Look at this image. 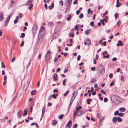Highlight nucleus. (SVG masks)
I'll return each mask as SVG.
<instances>
[{"label": "nucleus", "instance_id": "obj_1", "mask_svg": "<svg viewBox=\"0 0 128 128\" xmlns=\"http://www.w3.org/2000/svg\"><path fill=\"white\" fill-rule=\"evenodd\" d=\"M105 72V70L104 68L103 67H102L100 70L98 69L97 72V74L98 76H100V75H102Z\"/></svg>", "mask_w": 128, "mask_h": 128}, {"label": "nucleus", "instance_id": "obj_2", "mask_svg": "<svg viewBox=\"0 0 128 128\" xmlns=\"http://www.w3.org/2000/svg\"><path fill=\"white\" fill-rule=\"evenodd\" d=\"M45 29V28L43 26H41V29H40L39 33L38 34V36H41V37H42L44 35L43 34H42V32L43 30H44Z\"/></svg>", "mask_w": 128, "mask_h": 128}, {"label": "nucleus", "instance_id": "obj_3", "mask_svg": "<svg viewBox=\"0 0 128 128\" xmlns=\"http://www.w3.org/2000/svg\"><path fill=\"white\" fill-rule=\"evenodd\" d=\"M33 2V0H28L26 3V6H29L31 4H32V3Z\"/></svg>", "mask_w": 128, "mask_h": 128}, {"label": "nucleus", "instance_id": "obj_4", "mask_svg": "<svg viewBox=\"0 0 128 128\" xmlns=\"http://www.w3.org/2000/svg\"><path fill=\"white\" fill-rule=\"evenodd\" d=\"M86 41L87 42H84V43L85 45H86L87 44V42L88 43V45L89 46L91 42L90 40L88 38H87L86 40Z\"/></svg>", "mask_w": 128, "mask_h": 128}, {"label": "nucleus", "instance_id": "obj_5", "mask_svg": "<svg viewBox=\"0 0 128 128\" xmlns=\"http://www.w3.org/2000/svg\"><path fill=\"white\" fill-rule=\"evenodd\" d=\"M72 124V122L70 121H69L68 124H66V127H68L69 128H70Z\"/></svg>", "mask_w": 128, "mask_h": 128}, {"label": "nucleus", "instance_id": "obj_6", "mask_svg": "<svg viewBox=\"0 0 128 128\" xmlns=\"http://www.w3.org/2000/svg\"><path fill=\"white\" fill-rule=\"evenodd\" d=\"M53 80L54 81L58 80L57 74H55L53 75Z\"/></svg>", "mask_w": 128, "mask_h": 128}, {"label": "nucleus", "instance_id": "obj_7", "mask_svg": "<svg viewBox=\"0 0 128 128\" xmlns=\"http://www.w3.org/2000/svg\"><path fill=\"white\" fill-rule=\"evenodd\" d=\"M4 19V14L3 13L1 12L0 14V20L2 21Z\"/></svg>", "mask_w": 128, "mask_h": 128}, {"label": "nucleus", "instance_id": "obj_8", "mask_svg": "<svg viewBox=\"0 0 128 128\" xmlns=\"http://www.w3.org/2000/svg\"><path fill=\"white\" fill-rule=\"evenodd\" d=\"M17 114L18 117L19 118H20L22 116V111L20 110L19 112H17Z\"/></svg>", "mask_w": 128, "mask_h": 128}, {"label": "nucleus", "instance_id": "obj_9", "mask_svg": "<svg viewBox=\"0 0 128 128\" xmlns=\"http://www.w3.org/2000/svg\"><path fill=\"white\" fill-rule=\"evenodd\" d=\"M36 29L34 28H33L32 29V33L34 36L36 33Z\"/></svg>", "mask_w": 128, "mask_h": 128}, {"label": "nucleus", "instance_id": "obj_10", "mask_svg": "<svg viewBox=\"0 0 128 128\" xmlns=\"http://www.w3.org/2000/svg\"><path fill=\"white\" fill-rule=\"evenodd\" d=\"M46 61L48 62L50 60V57L48 55H47L46 54L45 56Z\"/></svg>", "mask_w": 128, "mask_h": 128}, {"label": "nucleus", "instance_id": "obj_11", "mask_svg": "<svg viewBox=\"0 0 128 128\" xmlns=\"http://www.w3.org/2000/svg\"><path fill=\"white\" fill-rule=\"evenodd\" d=\"M77 94V92H74L72 94L73 96L72 97V98H74V99L72 100V101H73L74 99V98L75 96Z\"/></svg>", "mask_w": 128, "mask_h": 128}, {"label": "nucleus", "instance_id": "obj_12", "mask_svg": "<svg viewBox=\"0 0 128 128\" xmlns=\"http://www.w3.org/2000/svg\"><path fill=\"white\" fill-rule=\"evenodd\" d=\"M117 121V118L116 117H114L112 119V121L113 122H116Z\"/></svg>", "mask_w": 128, "mask_h": 128}, {"label": "nucleus", "instance_id": "obj_13", "mask_svg": "<svg viewBox=\"0 0 128 128\" xmlns=\"http://www.w3.org/2000/svg\"><path fill=\"white\" fill-rule=\"evenodd\" d=\"M113 97H114V98H118L119 99V102L120 103H122V100L120 99L119 98L118 96H116V95H114L113 96Z\"/></svg>", "mask_w": 128, "mask_h": 128}, {"label": "nucleus", "instance_id": "obj_14", "mask_svg": "<svg viewBox=\"0 0 128 128\" xmlns=\"http://www.w3.org/2000/svg\"><path fill=\"white\" fill-rule=\"evenodd\" d=\"M86 112L85 110H82L80 112V114H78V116H80L82 114H83L85 113Z\"/></svg>", "mask_w": 128, "mask_h": 128}, {"label": "nucleus", "instance_id": "obj_15", "mask_svg": "<svg viewBox=\"0 0 128 128\" xmlns=\"http://www.w3.org/2000/svg\"><path fill=\"white\" fill-rule=\"evenodd\" d=\"M54 4L53 2H52L50 6H49L48 8L50 9H52L53 8H54Z\"/></svg>", "mask_w": 128, "mask_h": 128}, {"label": "nucleus", "instance_id": "obj_16", "mask_svg": "<svg viewBox=\"0 0 128 128\" xmlns=\"http://www.w3.org/2000/svg\"><path fill=\"white\" fill-rule=\"evenodd\" d=\"M72 17V16L70 14H69L68 15V16L66 18L67 20L68 21H70Z\"/></svg>", "mask_w": 128, "mask_h": 128}, {"label": "nucleus", "instance_id": "obj_17", "mask_svg": "<svg viewBox=\"0 0 128 128\" xmlns=\"http://www.w3.org/2000/svg\"><path fill=\"white\" fill-rule=\"evenodd\" d=\"M36 90H34L30 92V94L32 95H34L36 94Z\"/></svg>", "mask_w": 128, "mask_h": 128}, {"label": "nucleus", "instance_id": "obj_18", "mask_svg": "<svg viewBox=\"0 0 128 128\" xmlns=\"http://www.w3.org/2000/svg\"><path fill=\"white\" fill-rule=\"evenodd\" d=\"M125 110L126 109L125 108H120L119 109L120 110V112H124Z\"/></svg>", "mask_w": 128, "mask_h": 128}, {"label": "nucleus", "instance_id": "obj_19", "mask_svg": "<svg viewBox=\"0 0 128 128\" xmlns=\"http://www.w3.org/2000/svg\"><path fill=\"white\" fill-rule=\"evenodd\" d=\"M57 123V122L56 120H54L52 122V125L56 124Z\"/></svg>", "mask_w": 128, "mask_h": 128}, {"label": "nucleus", "instance_id": "obj_20", "mask_svg": "<svg viewBox=\"0 0 128 128\" xmlns=\"http://www.w3.org/2000/svg\"><path fill=\"white\" fill-rule=\"evenodd\" d=\"M48 26H53L54 23L52 22H50L48 23Z\"/></svg>", "mask_w": 128, "mask_h": 128}, {"label": "nucleus", "instance_id": "obj_21", "mask_svg": "<svg viewBox=\"0 0 128 128\" xmlns=\"http://www.w3.org/2000/svg\"><path fill=\"white\" fill-rule=\"evenodd\" d=\"M90 101L91 102L92 101V100L90 98H89L87 100V102L88 104H90Z\"/></svg>", "mask_w": 128, "mask_h": 128}, {"label": "nucleus", "instance_id": "obj_22", "mask_svg": "<svg viewBox=\"0 0 128 128\" xmlns=\"http://www.w3.org/2000/svg\"><path fill=\"white\" fill-rule=\"evenodd\" d=\"M91 30L90 29L88 30L85 32V34L87 35H88L89 34V32Z\"/></svg>", "mask_w": 128, "mask_h": 128}, {"label": "nucleus", "instance_id": "obj_23", "mask_svg": "<svg viewBox=\"0 0 128 128\" xmlns=\"http://www.w3.org/2000/svg\"><path fill=\"white\" fill-rule=\"evenodd\" d=\"M9 21L8 20H7L6 19V21H5V22H4V24H5V26H6L8 23V22H9Z\"/></svg>", "mask_w": 128, "mask_h": 128}, {"label": "nucleus", "instance_id": "obj_24", "mask_svg": "<svg viewBox=\"0 0 128 128\" xmlns=\"http://www.w3.org/2000/svg\"><path fill=\"white\" fill-rule=\"evenodd\" d=\"M62 16V15L61 14H58V16H57V18L58 19H60Z\"/></svg>", "mask_w": 128, "mask_h": 128}, {"label": "nucleus", "instance_id": "obj_25", "mask_svg": "<svg viewBox=\"0 0 128 128\" xmlns=\"http://www.w3.org/2000/svg\"><path fill=\"white\" fill-rule=\"evenodd\" d=\"M25 36V34L24 33H22L21 34V36H20V38H24Z\"/></svg>", "mask_w": 128, "mask_h": 128}, {"label": "nucleus", "instance_id": "obj_26", "mask_svg": "<svg viewBox=\"0 0 128 128\" xmlns=\"http://www.w3.org/2000/svg\"><path fill=\"white\" fill-rule=\"evenodd\" d=\"M117 120L119 122H121L122 121V119L120 117H118L117 118Z\"/></svg>", "mask_w": 128, "mask_h": 128}, {"label": "nucleus", "instance_id": "obj_27", "mask_svg": "<svg viewBox=\"0 0 128 128\" xmlns=\"http://www.w3.org/2000/svg\"><path fill=\"white\" fill-rule=\"evenodd\" d=\"M105 20V19L104 18L103 20H100V22H102V24L104 26V25L105 24L104 23V20Z\"/></svg>", "mask_w": 128, "mask_h": 128}, {"label": "nucleus", "instance_id": "obj_28", "mask_svg": "<svg viewBox=\"0 0 128 128\" xmlns=\"http://www.w3.org/2000/svg\"><path fill=\"white\" fill-rule=\"evenodd\" d=\"M82 106H80L77 107L76 109V111H78L79 110L81 109L82 108Z\"/></svg>", "mask_w": 128, "mask_h": 128}, {"label": "nucleus", "instance_id": "obj_29", "mask_svg": "<svg viewBox=\"0 0 128 128\" xmlns=\"http://www.w3.org/2000/svg\"><path fill=\"white\" fill-rule=\"evenodd\" d=\"M64 116L63 114L60 115L58 116V118L60 119H62L63 118Z\"/></svg>", "mask_w": 128, "mask_h": 128}, {"label": "nucleus", "instance_id": "obj_30", "mask_svg": "<svg viewBox=\"0 0 128 128\" xmlns=\"http://www.w3.org/2000/svg\"><path fill=\"white\" fill-rule=\"evenodd\" d=\"M124 115V114L122 112H120L119 113L118 116H120L121 117L123 116Z\"/></svg>", "mask_w": 128, "mask_h": 128}, {"label": "nucleus", "instance_id": "obj_31", "mask_svg": "<svg viewBox=\"0 0 128 128\" xmlns=\"http://www.w3.org/2000/svg\"><path fill=\"white\" fill-rule=\"evenodd\" d=\"M69 35L70 36H71V37L73 38L74 36V32L71 33L70 34H69Z\"/></svg>", "mask_w": 128, "mask_h": 128}, {"label": "nucleus", "instance_id": "obj_32", "mask_svg": "<svg viewBox=\"0 0 128 128\" xmlns=\"http://www.w3.org/2000/svg\"><path fill=\"white\" fill-rule=\"evenodd\" d=\"M118 42H119L118 44L120 45V46H122L123 45V44L122 43V42L120 40H119Z\"/></svg>", "mask_w": 128, "mask_h": 128}, {"label": "nucleus", "instance_id": "obj_33", "mask_svg": "<svg viewBox=\"0 0 128 128\" xmlns=\"http://www.w3.org/2000/svg\"><path fill=\"white\" fill-rule=\"evenodd\" d=\"M11 16H12V15L11 14L7 18H6V19L8 20H9V21Z\"/></svg>", "mask_w": 128, "mask_h": 128}, {"label": "nucleus", "instance_id": "obj_34", "mask_svg": "<svg viewBox=\"0 0 128 128\" xmlns=\"http://www.w3.org/2000/svg\"><path fill=\"white\" fill-rule=\"evenodd\" d=\"M108 13V12L106 10L105 12L103 13V16H102V17L104 18V16L106 15V14H107Z\"/></svg>", "mask_w": 128, "mask_h": 128}, {"label": "nucleus", "instance_id": "obj_35", "mask_svg": "<svg viewBox=\"0 0 128 128\" xmlns=\"http://www.w3.org/2000/svg\"><path fill=\"white\" fill-rule=\"evenodd\" d=\"M74 28L76 30H79L78 28V26L77 25H76L75 26H74Z\"/></svg>", "mask_w": 128, "mask_h": 128}, {"label": "nucleus", "instance_id": "obj_36", "mask_svg": "<svg viewBox=\"0 0 128 128\" xmlns=\"http://www.w3.org/2000/svg\"><path fill=\"white\" fill-rule=\"evenodd\" d=\"M76 110L74 111V118L76 117V114L77 113V112H76Z\"/></svg>", "mask_w": 128, "mask_h": 128}, {"label": "nucleus", "instance_id": "obj_37", "mask_svg": "<svg viewBox=\"0 0 128 128\" xmlns=\"http://www.w3.org/2000/svg\"><path fill=\"white\" fill-rule=\"evenodd\" d=\"M117 25L118 26H119L121 24V22L120 20H119L117 23Z\"/></svg>", "mask_w": 128, "mask_h": 128}, {"label": "nucleus", "instance_id": "obj_38", "mask_svg": "<svg viewBox=\"0 0 128 128\" xmlns=\"http://www.w3.org/2000/svg\"><path fill=\"white\" fill-rule=\"evenodd\" d=\"M118 110H116L115 112L114 113V115L115 116H116L118 115Z\"/></svg>", "mask_w": 128, "mask_h": 128}, {"label": "nucleus", "instance_id": "obj_39", "mask_svg": "<svg viewBox=\"0 0 128 128\" xmlns=\"http://www.w3.org/2000/svg\"><path fill=\"white\" fill-rule=\"evenodd\" d=\"M52 96L53 98L55 99H56L57 98V97L56 96V94H53Z\"/></svg>", "mask_w": 128, "mask_h": 128}, {"label": "nucleus", "instance_id": "obj_40", "mask_svg": "<svg viewBox=\"0 0 128 128\" xmlns=\"http://www.w3.org/2000/svg\"><path fill=\"white\" fill-rule=\"evenodd\" d=\"M83 14L82 13H81L79 16V17L80 18H82L83 17Z\"/></svg>", "mask_w": 128, "mask_h": 128}, {"label": "nucleus", "instance_id": "obj_41", "mask_svg": "<svg viewBox=\"0 0 128 128\" xmlns=\"http://www.w3.org/2000/svg\"><path fill=\"white\" fill-rule=\"evenodd\" d=\"M45 106H44L42 108V112L44 113L45 112Z\"/></svg>", "mask_w": 128, "mask_h": 128}, {"label": "nucleus", "instance_id": "obj_42", "mask_svg": "<svg viewBox=\"0 0 128 128\" xmlns=\"http://www.w3.org/2000/svg\"><path fill=\"white\" fill-rule=\"evenodd\" d=\"M108 100V98H104V102H107Z\"/></svg>", "mask_w": 128, "mask_h": 128}, {"label": "nucleus", "instance_id": "obj_43", "mask_svg": "<svg viewBox=\"0 0 128 128\" xmlns=\"http://www.w3.org/2000/svg\"><path fill=\"white\" fill-rule=\"evenodd\" d=\"M24 112H25V113L23 114V115H26L28 113L27 110H24Z\"/></svg>", "mask_w": 128, "mask_h": 128}, {"label": "nucleus", "instance_id": "obj_44", "mask_svg": "<svg viewBox=\"0 0 128 128\" xmlns=\"http://www.w3.org/2000/svg\"><path fill=\"white\" fill-rule=\"evenodd\" d=\"M60 4L61 6H62L63 5V2L62 0L60 1Z\"/></svg>", "mask_w": 128, "mask_h": 128}, {"label": "nucleus", "instance_id": "obj_45", "mask_svg": "<svg viewBox=\"0 0 128 128\" xmlns=\"http://www.w3.org/2000/svg\"><path fill=\"white\" fill-rule=\"evenodd\" d=\"M66 2L68 3V4L72 2V0H66Z\"/></svg>", "mask_w": 128, "mask_h": 128}, {"label": "nucleus", "instance_id": "obj_46", "mask_svg": "<svg viewBox=\"0 0 128 128\" xmlns=\"http://www.w3.org/2000/svg\"><path fill=\"white\" fill-rule=\"evenodd\" d=\"M51 53V52L50 50H48L47 51V52H46V55L47 56V55H48L49 54H50Z\"/></svg>", "mask_w": 128, "mask_h": 128}, {"label": "nucleus", "instance_id": "obj_47", "mask_svg": "<svg viewBox=\"0 0 128 128\" xmlns=\"http://www.w3.org/2000/svg\"><path fill=\"white\" fill-rule=\"evenodd\" d=\"M102 44H104V46H106V41H104L102 42V44L101 45H102Z\"/></svg>", "mask_w": 128, "mask_h": 128}, {"label": "nucleus", "instance_id": "obj_48", "mask_svg": "<svg viewBox=\"0 0 128 128\" xmlns=\"http://www.w3.org/2000/svg\"><path fill=\"white\" fill-rule=\"evenodd\" d=\"M109 56H110V55L108 54L107 56H104L103 57V58H109Z\"/></svg>", "mask_w": 128, "mask_h": 128}, {"label": "nucleus", "instance_id": "obj_49", "mask_svg": "<svg viewBox=\"0 0 128 128\" xmlns=\"http://www.w3.org/2000/svg\"><path fill=\"white\" fill-rule=\"evenodd\" d=\"M96 81V80L94 79H92L91 80V82L92 83H94Z\"/></svg>", "mask_w": 128, "mask_h": 128}, {"label": "nucleus", "instance_id": "obj_50", "mask_svg": "<svg viewBox=\"0 0 128 128\" xmlns=\"http://www.w3.org/2000/svg\"><path fill=\"white\" fill-rule=\"evenodd\" d=\"M100 91L101 92L103 93L104 94H106V92L104 91L103 90H100Z\"/></svg>", "mask_w": 128, "mask_h": 128}, {"label": "nucleus", "instance_id": "obj_51", "mask_svg": "<svg viewBox=\"0 0 128 128\" xmlns=\"http://www.w3.org/2000/svg\"><path fill=\"white\" fill-rule=\"evenodd\" d=\"M80 57H80V55H79L78 56L77 58V60H78L79 61L80 60Z\"/></svg>", "mask_w": 128, "mask_h": 128}, {"label": "nucleus", "instance_id": "obj_52", "mask_svg": "<svg viewBox=\"0 0 128 128\" xmlns=\"http://www.w3.org/2000/svg\"><path fill=\"white\" fill-rule=\"evenodd\" d=\"M52 99V97L51 95H50V96H49L48 98V101H49L50 100H51Z\"/></svg>", "mask_w": 128, "mask_h": 128}, {"label": "nucleus", "instance_id": "obj_53", "mask_svg": "<svg viewBox=\"0 0 128 128\" xmlns=\"http://www.w3.org/2000/svg\"><path fill=\"white\" fill-rule=\"evenodd\" d=\"M18 20L17 19H15L14 21V24L16 23L18 21Z\"/></svg>", "mask_w": 128, "mask_h": 128}, {"label": "nucleus", "instance_id": "obj_54", "mask_svg": "<svg viewBox=\"0 0 128 128\" xmlns=\"http://www.w3.org/2000/svg\"><path fill=\"white\" fill-rule=\"evenodd\" d=\"M53 92L54 93L57 92H58V91L57 89H55L53 90Z\"/></svg>", "mask_w": 128, "mask_h": 128}, {"label": "nucleus", "instance_id": "obj_55", "mask_svg": "<svg viewBox=\"0 0 128 128\" xmlns=\"http://www.w3.org/2000/svg\"><path fill=\"white\" fill-rule=\"evenodd\" d=\"M30 6H29L28 8V9L29 10H30L31 9L32 7L33 6V4H31Z\"/></svg>", "mask_w": 128, "mask_h": 128}, {"label": "nucleus", "instance_id": "obj_56", "mask_svg": "<svg viewBox=\"0 0 128 128\" xmlns=\"http://www.w3.org/2000/svg\"><path fill=\"white\" fill-rule=\"evenodd\" d=\"M113 75V74L112 73H110V74L109 75V77L110 78H112V75Z\"/></svg>", "mask_w": 128, "mask_h": 128}, {"label": "nucleus", "instance_id": "obj_57", "mask_svg": "<svg viewBox=\"0 0 128 128\" xmlns=\"http://www.w3.org/2000/svg\"><path fill=\"white\" fill-rule=\"evenodd\" d=\"M2 67L3 68H5V66L3 62H2Z\"/></svg>", "mask_w": 128, "mask_h": 128}, {"label": "nucleus", "instance_id": "obj_58", "mask_svg": "<svg viewBox=\"0 0 128 128\" xmlns=\"http://www.w3.org/2000/svg\"><path fill=\"white\" fill-rule=\"evenodd\" d=\"M80 12V10H77L76 11V14L77 15L78 14H79Z\"/></svg>", "mask_w": 128, "mask_h": 128}, {"label": "nucleus", "instance_id": "obj_59", "mask_svg": "<svg viewBox=\"0 0 128 128\" xmlns=\"http://www.w3.org/2000/svg\"><path fill=\"white\" fill-rule=\"evenodd\" d=\"M44 6L45 9L47 10L48 9V6L47 4H45L44 5Z\"/></svg>", "mask_w": 128, "mask_h": 128}, {"label": "nucleus", "instance_id": "obj_60", "mask_svg": "<svg viewBox=\"0 0 128 128\" xmlns=\"http://www.w3.org/2000/svg\"><path fill=\"white\" fill-rule=\"evenodd\" d=\"M24 41L22 42L21 44L20 45V46H24Z\"/></svg>", "mask_w": 128, "mask_h": 128}, {"label": "nucleus", "instance_id": "obj_61", "mask_svg": "<svg viewBox=\"0 0 128 128\" xmlns=\"http://www.w3.org/2000/svg\"><path fill=\"white\" fill-rule=\"evenodd\" d=\"M95 67H94L91 68V70L92 71H94L95 69Z\"/></svg>", "mask_w": 128, "mask_h": 128}, {"label": "nucleus", "instance_id": "obj_62", "mask_svg": "<svg viewBox=\"0 0 128 128\" xmlns=\"http://www.w3.org/2000/svg\"><path fill=\"white\" fill-rule=\"evenodd\" d=\"M77 126V125L76 124H75L73 126V127L74 128H76Z\"/></svg>", "mask_w": 128, "mask_h": 128}, {"label": "nucleus", "instance_id": "obj_63", "mask_svg": "<svg viewBox=\"0 0 128 128\" xmlns=\"http://www.w3.org/2000/svg\"><path fill=\"white\" fill-rule=\"evenodd\" d=\"M94 23L93 22H91L90 23V25L91 26H93L94 25Z\"/></svg>", "mask_w": 128, "mask_h": 128}, {"label": "nucleus", "instance_id": "obj_64", "mask_svg": "<svg viewBox=\"0 0 128 128\" xmlns=\"http://www.w3.org/2000/svg\"><path fill=\"white\" fill-rule=\"evenodd\" d=\"M100 114L99 113H98L97 114V117L98 118H99V117H100Z\"/></svg>", "mask_w": 128, "mask_h": 128}]
</instances>
